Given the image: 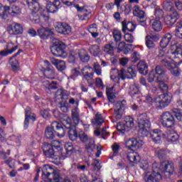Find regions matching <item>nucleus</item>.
Here are the masks:
<instances>
[{"label":"nucleus","instance_id":"4c0bfd02","mask_svg":"<svg viewBox=\"0 0 182 182\" xmlns=\"http://www.w3.org/2000/svg\"><path fill=\"white\" fill-rule=\"evenodd\" d=\"M78 58H80L81 62L83 63H87L90 59V56H89L87 51H86V50L85 49H81L78 50Z\"/></svg>","mask_w":182,"mask_h":182},{"label":"nucleus","instance_id":"20e7f679","mask_svg":"<svg viewBox=\"0 0 182 182\" xmlns=\"http://www.w3.org/2000/svg\"><path fill=\"white\" fill-rule=\"evenodd\" d=\"M53 43L55 46L50 48L51 53L53 56H57L58 58H65L68 55L65 51V49H66V45L58 39H55Z\"/></svg>","mask_w":182,"mask_h":182},{"label":"nucleus","instance_id":"79ce46f5","mask_svg":"<svg viewBox=\"0 0 182 182\" xmlns=\"http://www.w3.org/2000/svg\"><path fill=\"white\" fill-rule=\"evenodd\" d=\"M55 134H56V132L53 131V128L47 127L45 131V136L46 139H49L50 140H52L55 139Z\"/></svg>","mask_w":182,"mask_h":182},{"label":"nucleus","instance_id":"7ed1b4c3","mask_svg":"<svg viewBox=\"0 0 182 182\" xmlns=\"http://www.w3.org/2000/svg\"><path fill=\"white\" fill-rule=\"evenodd\" d=\"M155 72L156 75H159L156 77V82L159 85V90L163 92H168V85L164 82L168 80V76L166 75V70L161 65H157L155 68Z\"/></svg>","mask_w":182,"mask_h":182},{"label":"nucleus","instance_id":"c9c22d12","mask_svg":"<svg viewBox=\"0 0 182 182\" xmlns=\"http://www.w3.org/2000/svg\"><path fill=\"white\" fill-rule=\"evenodd\" d=\"M129 94L132 97H134V96H137V95H140V87L139 84H132L129 86Z\"/></svg>","mask_w":182,"mask_h":182},{"label":"nucleus","instance_id":"39448f33","mask_svg":"<svg viewBox=\"0 0 182 182\" xmlns=\"http://www.w3.org/2000/svg\"><path fill=\"white\" fill-rule=\"evenodd\" d=\"M134 127V119L130 116H127L124 118V123L118 122L116 125L117 132H119L122 134H124L126 132H129Z\"/></svg>","mask_w":182,"mask_h":182},{"label":"nucleus","instance_id":"4d7b16f0","mask_svg":"<svg viewBox=\"0 0 182 182\" xmlns=\"http://www.w3.org/2000/svg\"><path fill=\"white\" fill-rule=\"evenodd\" d=\"M0 18L1 19H6L7 18L6 6H4L2 4H0Z\"/></svg>","mask_w":182,"mask_h":182},{"label":"nucleus","instance_id":"c03bdc74","mask_svg":"<svg viewBox=\"0 0 182 182\" xmlns=\"http://www.w3.org/2000/svg\"><path fill=\"white\" fill-rule=\"evenodd\" d=\"M112 36L114 38V43H117L122 41V31L117 29H114L112 31Z\"/></svg>","mask_w":182,"mask_h":182},{"label":"nucleus","instance_id":"774afa93","mask_svg":"<svg viewBox=\"0 0 182 182\" xmlns=\"http://www.w3.org/2000/svg\"><path fill=\"white\" fill-rule=\"evenodd\" d=\"M112 151H113V156H117L119 154V151H120V145L117 144V143H114L112 146Z\"/></svg>","mask_w":182,"mask_h":182},{"label":"nucleus","instance_id":"c756f323","mask_svg":"<svg viewBox=\"0 0 182 182\" xmlns=\"http://www.w3.org/2000/svg\"><path fill=\"white\" fill-rule=\"evenodd\" d=\"M103 122H105V119H103V116H102V114L97 112L95 114V118L92 119L91 120V123L94 127H100L102 124H103Z\"/></svg>","mask_w":182,"mask_h":182},{"label":"nucleus","instance_id":"72a5a7b5","mask_svg":"<svg viewBox=\"0 0 182 182\" xmlns=\"http://www.w3.org/2000/svg\"><path fill=\"white\" fill-rule=\"evenodd\" d=\"M38 34L41 39H48L51 35H53L52 31L45 28L38 29Z\"/></svg>","mask_w":182,"mask_h":182},{"label":"nucleus","instance_id":"412c9836","mask_svg":"<svg viewBox=\"0 0 182 182\" xmlns=\"http://www.w3.org/2000/svg\"><path fill=\"white\" fill-rule=\"evenodd\" d=\"M168 53H170V56L172 59H176L178 63H182V49L180 47H176L174 50H169Z\"/></svg>","mask_w":182,"mask_h":182},{"label":"nucleus","instance_id":"69168bd1","mask_svg":"<svg viewBox=\"0 0 182 182\" xmlns=\"http://www.w3.org/2000/svg\"><path fill=\"white\" fill-rule=\"evenodd\" d=\"M139 166L142 168V170H144V171H147V170L150 169V165L149 164V162L145 160L141 161Z\"/></svg>","mask_w":182,"mask_h":182},{"label":"nucleus","instance_id":"49530a36","mask_svg":"<svg viewBox=\"0 0 182 182\" xmlns=\"http://www.w3.org/2000/svg\"><path fill=\"white\" fill-rule=\"evenodd\" d=\"M65 149L66 150L68 156H70L72 153H75L76 151V149L73 147V144H72V142L66 143L65 144Z\"/></svg>","mask_w":182,"mask_h":182},{"label":"nucleus","instance_id":"aec40b11","mask_svg":"<svg viewBox=\"0 0 182 182\" xmlns=\"http://www.w3.org/2000/svg\"><path fill=\"white\" fill-rule=\"evenodd\" d=\"M18 49V46L14 45L12 43H7L6 48L0 51V56L4 58L8 56V55H12L15 50Z\"/></svg>","mask_w":182,"mask_h":182},{"label":"nucleus","instance_id":"ea45409f","mask_svg":"<svg viewBox=\"0 0 182 182\" xmlns=\"http://www.w3.org/2000/svg\"><path fill=\"white\" fill-rule=\"evenodd\" d=\"M43 75L47 79H55V68L50 67L46 68Z\"/></svg>","mask_w":182,"mask_h":182},{"label":"nucleus","instance_id":"cd10ccee","mask_svg":"<svg viewBox=\"0 0 182 182\" xmlns=\"http://www.w3.org/2000/svg\"><path fill=\"white\" fill-rule=\"evenodd\" d=\"M110 77L111 79H122L124 80V70L122 69L119 70L117 69H112L110 72Z\"/></svg>","mask_w":182,"mask_h":182},{"label":"nucleus","instance_id":"9d476101","mask_svg":"<svg viewBox=\"0 0 182 182\" xmlns=\"http://www.w3.org/2000/svg\"><path fill=\"white\" fill-rule=\"evenodd\" d=\"M42 173L43 177H46L50 182L59 181V180H58V176L59 173H58L52 166L49 165H44L42 168Z\"/></svg>","mask_w":182,"mask_h":182},{"label":"nucleus","instance_id":"a211bd4d","mask_svg":"<svg viewBox=\"0 0 182 182\" xmlns=\"http://www.w3.org/2000/svg\"><path fill=\"white\" fill-rule=\"evenodd\" d=\"M180 18V14L177 11H173L170 15L164 17V22L167 26H173Z\"/></svg>","mask_w":182,"mask_h":182},{"label":"nucleus","instance_id":"864d4df0","mask_svg":"<svg viewBox=\"0 0 182 182\" xmlns=\"http://www.w3.org/2000/svg\"><path fill=\"white\" fill-rule=\"evenodd\" d=\"M161 168H163V164H160L157 162L152 164V172L151 173H161Z\"/></svg>","mask_w":182,"mask_h":182},{"label":"nucleus","instance_id":"13d9d810","mask_svg":"<svg viewBox=\"0 0 182 182\" xmlns=\"http://www.w3.org/2000/svg\"><path fill=\"white\" fill-rule=\"evenodd\" d=\"M87 151L92 153L95 149H96V144H95V140H90L88 144L86 145Z\"/></svg>","mask_w":182,"mask_h":182},{"label":"nucleus","instance_id":"680f3d73","mask_svg":"<svg viewBox=\"0 0 182 182\" xmlns=\"http://www.w3.org/2000/svg\"><path fill=\"white\" fill-rule=\"evenodd\" d=\"M55 96L56 97H59V99H61L62 100H63L65 97H68V95H66L65 90L62 89H59L57 90V92H55Z\"/></svg>","mask_w":182,"mask_h":182},{"label":"nucleus","instance_id":"ddd939ff","mask_svg":"<svg viewBox=\"0 0 182 182\" xmlns=\"http://www.w3.org/2000/svg\"><path fill=\"white\" fill-rule=\"evenodd\" d=\"M133 15L138 18V22L141 25V26H146V13L144 11L140 9V6H134L133 9Z\"/></svg>","mask_w":182,"mask_h":182},{"label":"nucleus","instance_id":"2f4dec72","mask_svg":"<svg viewBox=\"0 0 182 182\" xmlns=\"http://www.w3.org/2000/svg\"><path fill=\"white\" fill-rule=\"evenodd\" d=\"M137 75V70H136V66L132 65L130 68H128L127 72L124 73V77L127 79H133L136 77Z\"/></svg>","mask_w":182,"mask_h":182},{"label":"nucleus","instance_id":"a18cd8bd","mask_svg":"<svg viewBox=\"0 0 182 182\" xmlns=\"http://www.w3.org/2000/svg\"><path fill=\"white\" fill-rule=\"evenodd\" d=\"M90 53L92 55V56H98L99 53H100V47L97 45L90 46L89 48Z\"/></svg>","mask_w":182,"mask_h":182},{"label":"nucleus","instance_id":"7c9ffc66","mask_svg":"<svg viewBox=\"0 0 182 182\" xmlns=\"http://www.w3.org/2000/svg\"><path fill=\"white\" fill-rule=\"evenodd\" d=\"M137 70L141 75H144L146 76L147 73H149V66H147V63H146V61H139L137 64Z\"/></svg>","mask_w":182,"mask_h":182},{"label":"nucleus","instance_id":"a878e982","mask_svg":"<svg viewBox=\"0 0 182 182\" xmlns=\"http://www.w3.org/2000/svg\"><path fill=\"white\" fill-rule=\"evenodd\" d=\"M60 8V1L59 0L55 1L54 3H48L46 5L47 11L50 14H55Z\"/></svg>","mask_w":182,"mask_h":182},{"label":"nucleus","instance_id":"f03ea898","mask_svg":"<svg viewBox=\"0 0 182 182\" xmlns=\"http://www.w3.org/2000/svg\"><path fill=\"white\" fill-rule=\"evenodd\" d=\"M138 125L139 127V133L141 137H146L149 135V130L151 126L150 119L147 117L146 114H141L138 119Z\"/></svg>","mask_w":182,"mask_h":182},{"label":"nucleus","instance_id":"58836bf2","mask_svg":"<svg viewBox=\"0 0 182 182\" xmlns=\"http://www.w3.org/2000/svg\"><path fill=\"white\" fill-rule=\"evenodd\" d=\"M163 8L164 11H166L167 12H172V14L176 11L174 9V4H173V2L170 0H166L164 1Z\"/></svg>","mask_w":182,"mask_h":182},{"label":"nucleus","instance_id":"0eeeda50","mask_svg":"<svg viewBox=\"0 0 182 182\" xmlns=\"http://www.w3.org/2000/svg\"><path fill=\"white\" fill-rule=\"evenodd\" d=\"M161 92H163V94L158 95L154 100L155 106L158 109H164V107H167V106L170 105V102H171L170 96L167 95V92H164L163 90H161Z\"/></svg>","mask_w":182,"mask_h":182},{"label":"nucleus","instance_id":"4be33fe9","mask_svg":"<svg viewBox=\"0 0 182 182\" xmlns=\"http://www.w3.org/2000/svg\"><path fill=\"white\" fill-rule=\"evenodd\" d=\"M7 31L10 35H21L23 32V27L19 23H16L14 27L9 26Z\"/></svg>","mask_w":182,"mask_h":182},{"label":"nucleus","instance_id":"473e14b6","mask_svg":"<svg viewBox=\"0 0 182 182\" xmlns=\"http://www.w3.org/2000/svg\"><path fill=\"white\" fill-rule=\"evenodd\" d=\"M127 159L130 163L135 164L140 161V156L134 151H132L127 154Z\"/></svg>","mask_w":182,"mask_h":182},{"label":"nucleus","instance_id":"f704fd0d","mask_svg":"<svg viewBox=\"0 0 182 182\" xmlns=\"http://www.w3.org/2000/svg\"><path fill=\"white\" fill-rule=\"evenodd\" d=\"M80 111L77 107H75L72 109V119L73 120L75 126H77L79 124V122H80Z\"/></svg>","mask_w":182,"mask_h":182},{"label":"nucleus","instance_id":"6e6552de","mask_svg":"<svg viewBox=\"0 0 182 182\" xmlns=\"http://www.w3.org/2000/svg\"><path fill=\"white\" fill-rule=\"evenodd\" d=\"M159 120L163 127L171 129V127H174V125L176 124L174 116H173V114L168 112H163Z\"/></svg>","mask_w":182,"mask_h":182},{"label":"nucleus","instance_id":"9b49d317","mask_svg":"<svg viewBox=\"0 0 182 182\" xmlns=\"http://www.w3.org/2000/svg\"><path fill=\"white\" fill-rule=\"evenodd\" d=\"M161 65L165 66L170 70L171 75L173 76H178L180 75V68L174 64V63L169 61L167 59H162L160 60Z\"/></svg>","mask_w":182,"mask_h":182},{"label":"nucleus","instance_id":"8fccbe9b","mask_svg":"<svg viewBox=\"0 0 182 182\" xmlns=\"http://www.w3.org/2000/svg\"><path fill=\"white\" fill-rule=\"evenodd\" d=\"M152 28L155 32H160L163 29V26L161 25V21L159 20L154 21L152 23Z\"/></svg>","mask_w":182,"mask_h":182},{"label":"nucleus","instance_id":"a19ab883","mask_svg":"<svg viewBox=\"0 0 182 182\" xmlns=\"http://www.w3.org/2000/svg\"><path fill=\"white\" fill-rule=\"evenodd\" d=\"M167 141L171 143H177L178 141V134L176 132L170 133V132H168Z\"/></svg>","mask_w":182,"mask_h":182},{"label":"nucleus","instance_id":"f257e3e1","mask_svg":"<svg viewBox=\"0 0 182 182\" xmlns=\"http://www.w3.org/2000/svg\"><path fill=\"white\" fill-rule=\"evenodd\" d=\"M91 69L92 68L88 66H85L81 69L82 81L80 85V88L82 92H87V85L88 86H93V85H95V79H93L95 73H89V70ZM85 82H87V85Z\"/></svg>","mask_w":182,"mask_h":182},{"label":"nucleus","instance_id":"4468645a","mask_svg":"<svg viewBox=\"0 0 182 182\" xmlns=\"http://www.w3.org/2000/svg\"><path fill=\"white\" fill-rule=\"evenodd\" d=\"M143 144L144 142L142 140L136 138L129 139L125 143L126 147L130 150H137V149L142 147Z\"/></svg>","mask_w":182,"mask_h":182},{"label":"nucleus","instance_id":"2eb2a0df","mask_svg":"<svg viewBox=\"0 0 182 182\" xmlns=\"http://www.w3.org/2000/svg\"><path fill=\"white\" fill-rule=\"evenodd\" d=\"M163 176L161 173H151L150 171H145L144 180L145 182H161Z\"/></svg>","mask_w":182,"mask_h":182},{"label":"nucleus","instance_id":"f3484780","mask_svg":"<svg viewBox=\"0 0 182 182\" xmlns=\"http://www.w3.org/2000/svg\"><path fill=\"white\" fill-rule=\"evenodd\" d=\"M160 41V36L159 34L147 35L145 37V43L148 49H154L156 48L155 42Z\"/></svg>","mask_w":182,"mask_h":182},{"label":"nucleus","instance_id":"37998d69","mask_svg":"<svg viewBox=\"0 0 182 182\" xmlns=\"http://www.w3.org/2000/svg\"><path fill=\"white\" fill-rule=\"evenodd\" d=\"M79 58V53L78 51H75V50H70V54L68 56V62L70 63H75L76 62V59Z\"/></svg>","mask_w":182,"mask_h":182},{"label":"nucleus","instance_id":"09e8293b","mask_svg":"<svg viewBox=\"0 0 182 182\" xmlns=\"http://www.w3.org/2000/svg\"><path fill=\"white\" fill-rule=\"evenodd\" d=\"M155 154L157 156L158 159L163 160V159H166V152L164 149L156 148L155 150Z\"/></svg>","mask_w":182,"mask_h":182},{"label":"nucleus","instance_id":"bf43d9fd","mask_svg":"<svg viewBox=\"0 0 182 182\" xmlns=\"http://www.w3.org/2000/svg\"><path fill=\"white\" fill-rule=\"evenodd\" d=\"M172 112L173 113L175 117H176L177 120H178L179 122H181V120H182L181 110H180L177 108H173L172 109Z\"/></svg>","mask_w":182,"mask_h":182},{"label":"nucleus","instance_id":"5fc2aeb1","mask_svg":"<svg viewBox=\"0 0 182 182\" xmlns=\"http://www.w3.org/2000/svg\"><path fill=\"white\" fill-rule=\"evenodd\" d=\"M65 129H66L65 127V126H63V124L61 126H60V127L57 128V129H55V134H57V136L58 137H64L65 134H66V131L65 130Z\"/></svg>","mask_w":182,"mask_h":182},{"label":"nucleus","instance_id":"f8f14e48","mask_svg":"<svg viewBox=\"0 0 182 182\" xmlns=\"http://www.w3.org/2000/svg\"><path fill=\"white\" fill-rule=\"evenodd\" d=\"M124 106H126V101H118L115 105L114 107V114L113 117L114 119H116L117 120H120L122 117H123V112H124Z\"/></svg>","mask_w":182,"mask_h":182},{"label":"nucleus","instance_id":"e2e57ef3","mask_svg":"<svg viewBox=\"0 0 182 182\" xmlns=\"http://www.w3.org/2000/svg\"><path fill=\"white\" fill-rule=\"evenodd\" d=\"M121 11L124 12L125 15H129L132 12V7L129 4L122 5L121 6Z\"/></svg>","mask_w":182,"mask_h":182},{"label":"nucleus","instance_id":"b1692460","mask_svg":"<svg viewBox=\"0 0 182 182\" xmlns=\"http://www.w3.org/2000/svg\"><path fill=\"white\" fill-rule=\"evenodd\" d=\"M50 60L52 65H54L59 72H63V70L66 69V63H65V61L53 58H51Z\"/></svg>","mask_w":182,"mask_h":182},{"label":"nucleus","instance_id":"393cba45","mask_svg":"<svg viewBox=\"0 0 182 182\" xmlns=\"http://www.w3.org/2000/svg\"><path fill=\"white\" fill-rule=\"evenodd\" d=\"M6 11H7V16L8 14L11 15V16H16V15H20L22 12V9L15 4H13L11 7L6 6Z\"/></svg>","mask_w":182,"mask_h":182},{"label":"nucleus","instance_id":"1a4fd4ad","mask_svg":"<svg viewBox=\"0 0 182 182\" xmlns=\"http://www.w3.org/2000/svg\"><path fill=\"white\" fill-rule=\"evenodd\" d=\"M63 124L65 129L68 131V137L73 141H75L77 139V132H76V125H72V119L70 118L65 117V119L63 122Z\"/></svg>","mask_w":182,"mask_h":182},{"label":"nucleus","instance_id":"603ef678","mask_svg":"<svg viewBox=\"0 0 182 182\" xmlns=\"http://www.w3.org/2000/svg\"><path fill=\"white\" fill-rule=\"evenodd\" d=\"M43 83H44V86L48 88L49 90H50V89H52L53 90L58 89V84L54 81H52L51 82H50L48 80H46L43 82Z\"/></svg>","mask_w":182,"mask_h":182},{"label":"nucleus","instance_id":"c85d7f7f","mask_svg":"<svg viewBox=\"0 0 182 182\" xmlns=\"http://www.w3.org/2000/svg\"><path fill=\"white\" fill-rule=\"evenodd\" d=\"M173 38V36H171V33H168L164 36L162 39L160 41V46L163 49H166L167 46H168V44L170 42H171V39Z\"/></svg>","mask_w":182,"mask_h":182},{"label":"nucleus","instance_id":"338daca9","mask_svg":"<svg viewBox=\"0 0 182 182\" xmlns=\"http://www.w3.org/2000/svg\"><path fill=\"white\" fill-rule=\"evenodd\" d=\"M94 72L97 76H102V67H100V65L97 63L94 64Z\"/></svg>","mask_w":182,"mask_h":182},{"label":"nucleus","instance_id":"de8ad7c7","mask_svg":"<svg viewBox=\"0 0 182 182\" xmlns=\"http://www.w3.org/2000/svg\"><path fill=\"white\" fill-rule=\"evenodd\" d=\"M175 35H176V36H177V38L182 39V21H181L176 23Z\"/></svg>","mask_w":182,"mask_h":182},{"label":"nucleus","instance_id":"e433bc0d","mask_svg":"<svg viewBox=\"0 0 182 182\" xmlns=\"http://www.w3.org/2000/svg\"><path fill=\"white\" fill-rule=\"evenodd\" d=\"M116 90H114V86L111 87H107L106 90L107 99L110 103L114 102V98L116 97L115 92Z\"/></svg>","mask_w":182,"mask_h":182},{"label":"nucleus","instance_id":"6e6d98bb","mask_svg":"<svg viewBox=\"0 0 182 182\" xmlns=\"http://www.w3.org/2000/svg\"><path fill=\"white\" fill-rule=\"evenodd\" d=\"M9 139L11 141H14L16 146H19L21 144V140L22 139V136L19 134L11 135L10 136Z\"/></svg>","mask_w":182,"mask_h":182},{"label":"nucleus","instance_id":"6ab92c4d","mask_svg":"<svg viewBox=\"0 0 182 182\" xmlns=\"http://www.w3.org/2000/svg\"><path fill=\"white\" fill-rule=\"evenodd\" d=\"M163 171L166 177H170L174 173V164L171 161L162 163Z\"/></svg>","mask_w":182,"mask_h":182},{"label":"nucleus","instance_id":"3c124183","mask_svg":"<svg viewBox=\"0 0 182 182\" xmlns=\"http://www.w3.org/2000/svg\"><path fill=\"white\" fill-rule=\"evenodd\" d=\"M11 70L14 73H16L18 70L21 68V66L19 65V61L18 60H14L10 63Z\"/></svg>","mask_w":182,"mask_h":182},{"label":"nucleus","instance_id":"dca6fc26","mask_svg":"<svg viewBox=\"0 0 182 182\" xmlns=\"http://www.w3.org/2000/svg\"><path fill=\"white\" fill-rule=\"evenodd\" d=\"M55 29L56 32L62 35H69L72 32V28L66 23L57 22Z\"/></svg>","mask_w":182,"mask_h":182},{"label":"nucleus","instance_id":"423d86ee","mask_svg":"<svg viewBox=\"0 0 182 182\" xmlns=\"http://www.w3.org/2000/svg\"><path fill=\"white\" fill-rule=\"evenodd\" d=\"M42 150L43 154L48 159H52L53 160H59L60 159V153L52 148L50 144L48 142H44L43 144Z\"/></svg>","mask_w":182,"mask_h":182},{"label":"nucleus","instance_id":"052dcab7","mask_svg":"<svg viewBox=\"0 0 182 182\" xmlns=\"http://www.w3.org/2000/svg\"><path fill=\"white\" fill-rule=\"evenodd\" d=\"M154 15H155L156 18H157L158 19H161V18H163V16H164V12L159 7H156Z\"/></svg>","mask_w":182,"mask_h":182},{"label":"nucleus","instance_id":"0e129e2a","mask_svg":"<svg viewBox=\"0 0 182 182\" xmlns=\"http://www.w3.org/2000/svg\"><path fill=\"white\" fill-rule=\"evenodd\" d=\"M50 146H52V149H54V150L58 151V150L60 149L61 144H60V141L58 140H54V141H52L51 144H50Z\"/></svg>","mask_w":182,"mask_h":182},{"label":"nucleus","instance_id":"5701e85b","mask_svg":"<svg viewBox=\"0 0 182 182\" xmlns=\"http://www.w3.org/2000/svg\"><path fill=\"white\" fill-rule=\"evenodd\" d=\"M117 49V43H114L113 41H110L109 43L105 44L104 46V52L107 55H112L114 54V50Z\"/></svg>","mask_w":182,"mask_h":182},{"label":"nucleus","instance_id":"bb28decb","mask_svg":"<svg viewBox=\"0 0 182 182\" xmlns=\"http://www.w3.org/2000/svg\"><path fill=\"white\" fill-rule=\"evenodd\" d=\"M150 136L154 143H160L161 137H163V132L160 129H153L150 133Z\"/></svg>","mask_w":182,"mask_h":182}]
</instances>
